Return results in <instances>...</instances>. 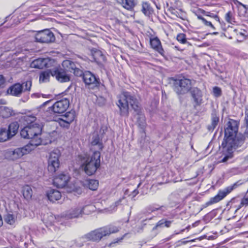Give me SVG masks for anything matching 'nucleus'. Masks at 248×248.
I'll return each instance as SVG.
<instances>
[{
	"label": "nucleus",
	"mask_w": 248,
	"mask_h": 248,
	"mask_svg": "<svg viewBox=\"0 0 248 248\" xmlns=\"http://www.w3.org/2000/svg\"><path fill=\"white\" fill-rule=\"evenodd\" d=\"M238 128L237 123L234 120L230 121L227 123V126L225 129L224 139L221 144L224 156L220 162L224 163L232 158L234 150L241 147L244 143L243 136L237 134Z\"/></svg>",
	"instance_id": "1"
},
{
	"label": "nucleus",
	"mask_w": 248,
	"mask_h": 248,
	"mask_svg": "<svg viewBox=\"0 0 248 248\" xmlns=\"http://www.w3.org/2000/svg\"><path fill=\"white\" fill-rule=\"evenodd\" d=\"M120 109V115L122 116L127 117L129 114V105L135 111L140 109L138 100L134 95L128 92H123L118 97V102L117 104Z\"/></svg>",
	"instance_id": "2"
},
{
	"label": "nucleus",
	"mask_w": 248,
	"mask_h": 248,
	"mask_svg": "<svg viewBox=\"0 0 248 248\" xmlns=\"http://www.w3.org/2000/svg\"><path fill=\"white\" fill-rule=\"evenodd\" d=\"M119 230L120 228L118 227L113 225L106 226L89 232L86 234L83 237V238L93 242H99L103 237L108 236L111 233H116Z\"/></svg>",
	"instance_id": "3"
},
{
	"label": "nucleus",
	"mask_w": 248,
	"mask_h": 248,
	"mask_svg": "<svg viewBox=\"0 0 248 248\" xmlns=\"http://www.w3.org/2000/svg\"><path fill=\"white\" fill-rule=\"evenodd\" d=\"M40 144V140L37 139L32 140L23 147L17 148L14 150H7L5 153V157L11 160H16L21 158L24 155L29 154Z\"/></svg>",
	"instance_id": "4"
},
{
	"label": "nucleus",
	"mask_w": 248,
	"mask_h": 248,
	"mask_svg": "<svg viewBox=\"0 0 248 248\" xmlns=\"http://www.w3.org/2000/svg\"><path fill=\"white\" fill-rule=\"evenodd\" d=\"M100 152L95 151L90 158H87L82 164L81 167L87 175L90 176L93 174L100 167Z\"/></svg>",
	"instance_id": "5"
},
{
	"label": "nucleus",
	"mask_w": 248,
	"mask_h": 248,
	"mask_svg": "<svg viewBox=\"0 0 248 248\" xmlns=\"http://www.w3.org/2000/svg\"><path fill=\"white\" fill-rule=\"evenodd\" d=\"M42 130V126L38 123H34L32 125H26L20 131L21 136L24 139H31L30 142L32 140L36 141L37 139L40 140V144L42 140L39 137Z\"/></svg>",
	"instance_id": "6"
},
{
	"label": "nucleus",
	"mask_w": 248,
	"mask_h": 248,
	"mask_svg": "<svg viewBox=\"0 0 248 248\" xmlns=\"http://www.w3.org/2000/svg\"><path fill=\"white\" fill-rule=\"evenodd\" d=\"M191 82L189 79L182 78L174 80V90L178 94H184L187 93L191 88Z\"/></svg>",
	"instance_id": "7"
},
{
	"label": "nucleus",
	"mask_w": 248,
	"mask_h": 248,
	"mask_svg": "<svg viewBox=\"0 0 248 248\" xmlns=\"http://www.w3.org/2000/svg\"><path fill=\"white\" fill-rule=\"evenodd\" d=\"M60 155V152L58 149H55L50 153L48 160V170L49 171L52 173L55 172L59 168V157Z\"/></svg>",
	"instance_id": "8"
},
{
	"label": "nucleus",
	"mask_w": 248,
	"mask_h": 248,
	"mask_svg": "<svg viewBox=\"0 0 248 248\" xmlns=\"http://www.w3.org/2000/svg\"><path fill=\"white\" fill-rule=\"evenodd\" d=\"M237 186V184L235 183L232 186L226 187L223 190H220L216 196L210 198V200L206 203V205L209 206L219 202L235 188Z\"/></svg>",
	"instance_id": "9"
},
{
	"label": "nucleus",
	"mask_w": 248,
	"mask_h": 248,
	"mask_svg": "<svg viewBox=\"0 0 248 248\" xmlns=\"http://www.w3.org/2000/svg\"><path fill=\"white\" fill-rule=\"evenodd\" d=\"M34 38L37 42L45 43L52 42L55 40L54 34L48 29L37 31Z\"/></svg>",
	"instance_id": "10"
},
{
	"label": "nucleus",
	"mask_w": 248,
	"mask_h": 248,
	"mask_svg": "<svg viewBox=\"0 0 248 248\" xmlns=\"http://www.w3.org/2000/svg\"><path fill=\"white\" fill-rule=\"evenodd\" d=\"M75 111H68L64 115H62L57 121L61 127L68 128L75 119Z\"/></svg>",
	"instance_id": "11"
},
{
	"label": "nucleus",
	"mask_w": 248,
	"mask_h": 248,
	"mask_svg": "<svg viewBox=\"0 0 248 248\" xmlns=\"http://www.w3.org/2000/svg\"><path fill=\"white\" fill-rule=\"evenodd\" d=\"M69 106V100L63 98L55 102L51 107V109L54 113L61 114L64 112Z\"/></svg>",
	"instance_id": "12"
},
{
	"label": "nucleus",
	"mask_w": 248,
	"mask_h": 248,
	"mask_svg": "<svg viewBox=\"0 0 248 248\" xmlns=\"http://www.w3.org/2000/svg\"><path fill=\"white\" fill-rule=\"evenodd\" d=\"M83 80L86 85L93 88L99 85V78H97L94 74L90 71L84 72Z\"/></svg>",
	"instance_id": "13"
},
{
	"label": "nucleus",
	"mask_w": 248,
	"mask_h": 248,
	"mask_svg": "<svg viewBox=\"0 0 248 248\" xmlns=\"http://www.w3.org/2000/svg\"><path fill=\"white\" fill-rule=\"evenodd\" d=\"M51 75L61 82H66L70 80L66 72L62 68H55L51 71Z\"/></svg>",
	"instance_id": "14"
},
{
	"label": "nucleus",
	"mask_w": 248,
	"mask_h": 248,
	"mask_svg": "<svg viewBox=\"0 0 248 248\" xmlns=\"http://www.w3.org/2000/svg\"><path fill=\"white\" fill-rule=\"evenodd\" d=\"M190 93L194 103L195 108L201 106L203 103V93L197 87H194L190 90Z\"/></svg>",
	"instance_id": "15"
},
{
	"label": "nucleus",
	"mask_w": 248,
	"mask_h": 248,
	"mask_svg": "<svg viewBox=\"0 0 248 248\" xmlns=\"http://www.w3.org/2000/svg\"><path fill=\"white\" fill-rule=\"evenodd\" d=\"M70 179L68 174L61 173L53 179V184L58 187L63 188L66 186Z\"/></svg>",
	"instance_id": "16"
},
{
	"label": "nucleus",
	"mask_w": 248,
	"mask_h": 248,
	"mask_svg": "<svg viewBox=\"0 0 248 248\" xmlns=\"http://www.w3.org/2000/svg\"><path fill=\"white\" fill-rule=\"evenodd\" d=\"M87 206L78 205V206L72 208L69 210L66 216L69 218H77L82 217L84 213V210Z\"/></svg>",
	"instance_id": "17"
},
{
	"label": "nucleus",
	"mask_w": 248,
	"mask_h": 248,
	"mask_svg": "<svg viewBox=\"0 0 248 248\" xmlns=\"http://www.w3.org/2000/svg\"><path fill=\"white\" fill-rule=\"evenodd\" d=\"M148 212L149 213H154L156 212L158 214L163 216H168L170 215V211L166 206H159L157 205H153L149 207Z\"/></svg>",
	"instance_id": "18"
},
{
	"label": "nucleus",
	"mask_w": 248,
	"mask_h": 248,
	"mask_svg": "<svg viewBox=\"0 0 248 248\" xmlns=\"http://www.w3.org/2000/svg\"><path fill=\"white\" fill-rule=\"evenodd\" d=\"M23 92V86L19 83H15L7 90V93L15 96H19Z\"/></svg>",
	"instance_id": "19"
},
{
	"label": "nucleus",
	"mask_w": 248,
	"mask_h": 248,
	"mask_svg": "<svg viewBox=\"0 0 248 248\" xmlns=\"http://www.w3.org/2000/svg\"><path fill=\"white\" fill-rule=\"evenodd\" d=\"M150 45L154 49L157 51L161 55H164V50L162 47L160 41L157 37L151 38Z\"/></svg>",
	"instance_id": "20"
},
{
	"label": "nucleus",
	"mask_w": 248,
	"mask_h": 248,
	"mask_svg": "<svg viewBox=\"0 0 248 248\" xmlns=\"http://www.w3.org/2000/svg\"><path fill=\"white\" fill-rule=\"evenodd\" d=\"M47 58H38L31 62V66L32 68L43 69L47 66Z\"/></svg>",
	"instance_id": "21"
},
{
	"label": "nucleus",
	"mask_w": 248,
	"mask_h": 248,
	"mask_svg": "<svg viewBox=\"0 0 248 248\" xmlns=\"http://www.w3.org/2000/svg\"><path fill=\"white\" fill-rule=\"evenodd\" d=\"M92 56L93 60L98 64H101L105 61V56L102 52L98 50H93L92 51Z\"/></svg>",
	"instance_id": "22"
},
{
	"label": "nucleus",
	"mask_w": 248,
	"mask_h": 248,
	"mask_svg": "<svg viewBox=\"0 0 248 248\" xmlns=\"http://www.w3.org/2000/svg\"><path fill=\"white\" fill-rule=\"evenodd\" d=\"M47 197L52 202L60 200L62 197L61 192L58 190L51 189L47 192Z\"/></svg>",
	"instance_id": "23"
},
{
	"label": "nucleus",
	"mask_w": 248,
	"mask_h": 248,
	"mask_svg": "<svg viewBox=\"0 0 248 248\" xmlns=\"http://www.w3.org/2000/svg\"><path fill=\"white\" fill-rule=\"evenodd\" d=\"M99 185V183L97 180L94 179H88L85 181L83 184L84 187L89 188L92 190H96Z\"/></svg>",
	"instance_id": "24"
},
{
	"label": "nucleus",
	"mask_w": 248,
	"mask_h": 248,
	"mask_svg": "<svg viewBox=\"0 0 248 248\" xmlns=\"http://www.w3.org/2000/svg\"><path fill=\"white\" fill-rule=\"evenodd\" d=\"M123 6L128 10L133 9L137 4V0H118Z\"/></svg>",
	"instance_id": "25"
},
{
	"label": "nucleus",
	"mask_w": 248,
	"mask_h": 248,
	"mask_svg": "<svg viewBox=\"0 0 248 248\" xmlns=\"http://www.w3.org/2000/svg\"><path fill=\"white\" fill-rule=\"evenodd\" d=\"M212 123L210 125L208 126V129L209 131H213L217 125L219 121L218 116L215 110H214L211 114Z\"/></svg>",
	"instance_id": "26"
},
{
	"label": "nucleus",
	"mask_w": 248,
	"mask_h": 248,
	"mask_svg": "<svg viewBox=\"0 0 248 248\" xmlns=\"http://www.w3.org/2000/svg\"><path fill=\"white\" fill-rule=\"evenodd\" d=\"M36 120V117L33 115H26L21 118V121L24 122L26 125L34 124Z\"/></svg>",
	"instance_id": "27"
},
{
	"label": "nucleus",
	"mask_w": 248,
	"mask_h": 248,
	"mask_svg": "<svg viewBox=\"0 0 248 248\" xmlns=\"http://www.w3.org/2000/svg\"><path fill=\"white\" fill-rule=\"evenodd\" d=\"M12 138L6 128H0V142H4Z\"/></svg>",
	"instance_id": "28"
},
{
	"label": "nucleus",
	"mask_w": 248,
	"mask_h": 248,
	"mask_svg": "<svg viewBox=\"0 0 248 248\" xmlns=\"http://www.w3.org/2000/svg\"><path fill=\"white\" fill-rule=\"evenodd\" d=\"M231 206L235 209V212L240 209L244 205L242 204L241 200L240 201L238 199L233 198L230 202Z\"/></svg>",
	"instance_id": "29"
},
{
	"label": "nucleus",
	"mask_w": 248,
	"mask_h": 248,
	"mask_svg": "<svg viewBox=\"0 0 248 248\" xmlns=\"http://www.w3.org/2000/svg\"><path fill=\"white\" fill-rule=\"evenodd\" d=\"M22 194L24 198L29 200L31 199L32 196V190L31 187L28 185H26L22 187Z\"/></svg>",
	"instance_id": "30"
},
{
	"label": "nucleus",
	"mask_w": 248,
	"mask_h": 248,
	"mask_svg": "<svg viewBox=\"0 0 248 248\" xmlns=\"http://www.w3.org/2000/svg\"><path fill=\"white\" fill-rule=\"evenodd\" d=\"M19 128V124L17 122H14L11 123L8 126L7 130H8L10 134L13 137L15 136L16 133L17 132L18 129Z\"/></svg>",
	"instance_id": "31"
},
{
	"label": "nucleus",
	"mask_w": 248,
	"mask_h": 248,
	"mask_svg": "<svg viewBox=\"0 0 248 248\" xmlns=\"http://www.w3.org/2000/svg\"><path fill=\"white\" fill-rule=\"evenodd\" d=\"M13 113L12 110L6 107H0V116L2 118H7L10 117Z\"/></svg>",
	"instance_id": "32"
},
{
	"label": "nucleus",
	"mask_w": 248,
	"mask_h": 248,
	"mask_svg": "<svg viewBox=\"0 0 248 248\" xmlns=\"http://www.w3.org/2000/svg\"><path fill=\"white\" fill-rule=\"evenodd\" d=\"M62 66L64 71L71 72L73 70L76 65L73 62L66 60L62 62Z\"/></svg>",
	"instance_id": "33"
},
{
	"label": "nucleus",
	"mask_w": 248,
	"mask_h": 248,
	"mask_svg": "<svg viewBox=\"0 0 248 248\" xmlns=\"http://www.w3.org/2000/svg\"><path fill=\"white\" fill-rule=\"evenodd\" d=\"M51 70L52 69L41 72L39 77L40 82H47L49 81L50 76L51 75Z\"/></svg>",
	"instance_id": "34"
},
{
	"label": "nucleus",
	"mask_w": 248,
	"mask_h": 248,
	"mask_svg": "<svg viewBox=\"0 0 248 248\" xmlns=\"http://www.w3.org/2000/svg\"><path fill=\"white\" fill-rule=\"evenodd\" d=\"M141 11L147 16H150L153 12L152 8L148 2H143Z\"/></svg>",
	"instance_id": "35"
},
{
	"label": "nucleus",
	"mask_w": 248,
	"mask_h": 248,
	"mask_svg": "<svg viewBox=\"0 0 248 248\" xmlns=\"http://www.w3.org/2000/svg\"><path fill=\"white\" fill-rule=\"evenodd\" d=\"M172 221L170 220H166L165 219H161L159 220L156 224V225L153 228V230L154 231L157 229L158 228H162L163 227V223H165V227H169Z\"/></svg>",
	"instance_id": "36"
},
{
	"label": "nucleus",
	"mask_w": 248,
	"mask_h": 248,
	"mask_svg": "<svg viewBox=\"0 0 248 248\" xmlns=\"http://www.w3.org/2000/svg\"><path fill=\"white\" fill-rule=\"evenodd\" d=\"M4 219L7 224L14 225L16 221V217L12 214H7L4 216Z\"/></svg>",
	"instance_id": "37"
},
{
	"label": "nucleus",
	"mask_w": 248,
	"mask_h": 248,
	"mask_svg": "<svg viewBox=\"0 0 248 248\" xmlns=\"http://www.w3.org/2000/svg\"><path fill=\"white\" fill-rule=\"evenodd\" d=\"M233 32L236 34V39L237 42H241L246 39V35L242 31H239L237 30H234Z\"/></svg>",
	"instance_id": "38"
},
{
	"label": "nucleus",
	"mask_w": 248,
	"mask_h": 248,
	"mask_svg": "<svg viewBox=\"0 0 248 248\" xmlns=\"http://www.w3.org/2000/svg\"><path fill=\"white\" fill-rule=\"evenodd\" d=\"M69 188L70 189L68 191L70 192H74L75 194H81L82 192V188L76 184H73L72 186H70Z\"/></svg>",
	"instance_id": "39"
},
{
	"label": "nucleus",
	"mask_w": 248,
	"mask_h": 248,
	"mask_svg": "<svg viewBox=\"0 0 248 248\" xmlns=\"http://www.w3.org/2000/svg\"><path fill=\"white\" fill-rule=\"evenodd\" d=\"M155 216L148 215L145 218L142 220V224L144 225L146 224L151 225L153 223V220L155 221Z\"/></svg>",
	"instance_id": "40"
},
{
	"label": "nucleus",
	"mask_w": 248,
	"mask_h": 248,
	"mask_svg": "<svg viewBox=\"0 0 248 248\" xmlns=\"http://www.w3.org/2000/svg\"><path fill=\"white\" fill-rule=\"evenodd\" d=\"M92 144L93 145H98L100 150L103 148V145L100 141V139L98 135H95L93 137Z\"/></svg>",
	"instance_id": "41"
},
{
	"label": "nucleus",
	"mask_w": 248,
	"mask_h": 248,
	"mask_svg": "<svg viewBox=\"0 0 248 248\" xmlns=\"http://www.w3.org/2000/svg\"><path fill=\"white\" fill-rule=\"evenodd\" d=\"M177 40L182 44H185L187 43L186 35L183 33H180L177 34L176 37Z\"/></svg>",
	"instance_id": "42"
},
{
	"label": "nucleus",
	"mask_w": 248,
	"mask_h": 248,
	"mask_svg": "<svg viewBox=\"0 0 248 248\" xmlns=\"http://www.w3.org/2000/svg\"><path fill=\"white\" fill-rule=\"evenodd\" d=\"M213 94L216 98L219 97L222 95L221 89L217 86L213 87Z\"/></svg>",
	"instance_id": "43"
},
{
	"label": "nucleus",
	"mask_w": 248,
	"mask_h": 248,
	"mask_svg": "<svg viewBox=\"0 0 248 248\" xmlns=\"http://www.w3.org/2000/svg\"><path fill=\"white\" fill-rule=\"evenodd\" d=\"M31 80H27L26 82H23L21 85L23 86V91H29L31 90Z\"/></svg>",
	"instance_id": "44"
},
{
	"label": "nucleus",
	"mask_w": 248,
	"mask_h": 248,
	"mask_svg": "<svg viewBox=\"0 0 248 248\" xmlns=\"http://www.w3.org/2000/svg\"><path fill=\"white\" fill-rule=\"evenodd\" d=\"M198 18L201 19L202 23L206 26L210 27L213 29H215V27L213 26V25L212 24V23L210 21H207L205 18L204 17L199 16Z\"/></svg>",
	"instance_id": "45"
},
{
	"label": "nucleus",
	"mask_w": 248,
	"mask_h": 248,
	"mask_svg": "<svg viewBox=\"0 0 248 248\" xmlns=\"http://www.w3.org/2000/svg\"><path fill=\"white\" fill-rule=\"evenodd\" d=\"M70 73H73L77 77H80L82 76V77H83V74L84 73L82 70L79 69L78 68H77L75 66L74 68V69L72 71H71Z\"/></svg>",
	"instance_id": "46"
},
{
	"label": "nucleus",
	"mask_w": 248,
	"mask_h": 248,
	"mask_svg": "<svg viewBox=\"0 0 248 248\" xmlns=\"http://www.w3.org/2000/svg\"><path fill=\"white\" fill-rule=\"evenodd\" d=\"M138 193L139 191L137 189H135L132 191H130L129 189H126L124 192L125 195L131 196L132 198H134Z\"/></svg>",
	"instance_id": "47"
},
{
	"label": "nucleus",
	"mask_w": 248,
	"mask_h": 248,
	"mask_svg": "<svg viewBox=\"0 0 248 248\" xmlns=\"http://www.w3.org/2000/svg\"><path fill=\"white\" fill-rule=\"evenodd\" d=\"M138 123L141 128H144L146 125L145 117L143 116H141L138 121Z\"/></svg>",
	"instance_id": "48"
},
{
	"label": "nucleus",
	"mask_w": 248,
	"mask_h": 248,
	"mask_svg": "<svg viewBox=\"0 0 248 248\" xmlns=\"http://www.w3.org/2000/svg\"><path fill=\"white\" fill-rule=\"evenodd\" d=\"M41 96L44 98H45L46 97V95L44 94H40L39 93H34L31 95V97L32 98H39Z\"/></svg>",
	"instance_id": "49"
},
{
	"label": "nucleus",
	"mask_w": 248,
	"mask_h": 248,
	"mask_svg": "<svg viewBox=\"0 0 248 248\" xmlns=\"http://www.w3.org/2000/svg\"><path fill=\"white\" fill-rule=\"evenodd\" d=\"M241 201L242 202V204L244 205V206H248V195L247 196H245L244 198H242Z\"/></svg>",
	"instance_id": "50"
},
{
	"label": "nucleus",
	"mask_w": 248,
	"mask_h": 248,
	"mask_svg": "<svg viewBox=\"0 0 248 248\" xmlns=\"http://www.w3.org/2000/svg\"><path fill=\"white\" fill-rule=\"evenodd\" d=\"M245 119L247 124V128H248V105L246 107Z\"/></svg>",
	"instance_id": "51"
},
{
	"label": "nucleus",
	"mask_w": 248,
	"mask_h": 248,
	"mask_svg": "<svg viewBox=\"0 0 248 248\" xmlns=\"http://www.w3.org/2000/svg\"><path fill=\"white\" fill-rule=\"evenodd\" d=\"M123 199H120L119 201L116 202L115 203H114V205H113L112 206H110V208H111L112 206H113V209L111 210V212H113L114 211H115L116 210V207L117 206H118L121 203V202H122V200H123Z\"/></svg>",
	"instance_id": "52"
},
{
	"label": "nucleus",
	"mask_w": 248,
	"mask_h": 248,
	"mask_svg": "<svg viewBox=\"0 0 248 248\" xmlns=\"http://www.w3.org/2000/svg\"><path fill=\"white\" fill-rule=\"evenodd\" d=\"M189 182L188 183V184L189 185H194L198 183V179L196 178H193L192 179H190L188 180Z\"/></svg>",
	"instance_id": "53"
},
{
	"label": "nucleus",
	"mask_w": 248,
	"mask_h": 248,
	"mask_svg": "<svg viewBox=\"0 0 248 248\" xmlns=\"http://www.w3.org/2000/svg\"><path fill=\"white\" fill-rule=\"evenodd\" d=\"M207 16H211L214 17L216 20L219 21V17L217 16L214 15L213 14H210L209 12H207V14L205 15Z\"/></svg>",
	"instance_id": "54"
},
{
	"label": "nucleus",
	"mask_w": 248,
	"mask_h": 248,
	"mask_svg": "<svg viewBox=\"0 0 248 248\" xmlns=\"http://www.w3.org/2000/svg\"><path fill=\"white\" fill-rule=\"evenodd\" d=\"M185 230V229H182L181 230H180V231H175L173 232V233L170 236L171 237L175 236V235H177V234H180V233H182Z\"/></svg>",
	"instance_id": "55"
},
{
	"label": "nucleus",
	"mask_w": 248,
	"mask_h": 248,
	"mask_svg": "<svg viewBox=\"0 0 248 248\" xmlns=\"http://www.w3.org/2000/svg\"><path fill=\"white\" fill-rule=\"evenodd\" d=\"M5 82V79L2 75H0V87L4 84Z\"/></svg>",
	"instance_id": "56"
},
{
	"label": "nucleus",
	"mask_w": 248,
	"mask_h": 248,
	"mask_svg": "<svg viewBox=\"0 0 248 248\" xmlns=\"http://www.w3.org/2000/svg\"><path fill=\"white\" fill-rule=\"evenodd\" d=\"M230 14V12H228L226 15V19L228 22H231Z\"/></svg>",
	"instance_id": "57"
},
{
	"label": "nucleus",
	"mask_w": 248,
	"mask_h": 248,
	"mask_svg": "<svg viewBox=\"0 0 248 248\" xmlns=\"http://www.w3.org/2000/svg\"><path fill=\"white\" fill-rule=\"evenodd\" d=\"M116 242H112L110 244V246L111 247L113 246L114 244H115Z\"/></svg>",
	"instance_id": "58"
},
{
	"label": "nucleus",
	"mask_w": 248,
	"mask_h": 248,
	"mask_svg": "<svg viewBox=\"0 0 248 248\" xmlns=\"http://www.w3.org/2000/svg\"><path fill=\"white\" fill-rule=\"evenodd\" d=\"M213 34H218V32H214L213 33Z\"/></svg>",
	"instance_id": "59"
},
{
	"label": "nucleus",
	"mask_w": 248,
	"mask_h": 248,
	"mask_svg": "<svg viewBox=\"0 0 248 248\" xmlns=\"http://www.w3.org/2000/svg\"><path fill=\"white\" fill-rule=\"evenodd\" d=\"M140 244L139 245H140V247H141L142 246V243L141 242H140Z\"/></svg>",
	"instance_id": "60"
},
{
	"label": "nucleus",
	"mask_w": 248,
	"mask_h": 248,
	"mask_svg": "<svg viewBox=\"0 0 248 248\" xmlns=\"http://www.w3.org/2000/svg\"><path fill=\"white\" fill-rule=\"evenodd\" d=\"M239 4L243 6L244 7H245V8L246 9L245 6L244 5L241 4V3H239Z\"/></svg>",
	"instance_id": "61"
},
{
	"label": "nucleus",
	"mask_w": 248,
	"mask_h": 248,
	"mask_svg": "<svg viewBox=\"0 0 248 248\" xmlns=\"http://www.w3.org/2000/svg\"><path fill=\"white\" fill-rule=\"evenodd\" d=\"M141 183H139L137 186L138 187H139L140 186V185Z\"/></svg>",
	"instance_id": "62"
},
{
	"label": "nucleus",
	"mask_w": 248,
	"mask_h": 248,
	"mask_svg": "<svg viewBox=\"0 0 248 248\" xmlns=\"http://www.w3.org/2000/svg\"><path fill=\"white\" fill-rule=\"evenodd\" d=\"M189 228V226L187 227L186 229L188 230Z\"/></svg>",
	"instance_id": "63"
},
{
	"label": "nucleus",
	"mask_w": 248,
	"mask_h": 248,
	"mask_svg": "<svg viewBox=\"0 0 248 248\" xmlns=\"http://www.w3.org/2000/svg\"><path fill=\"white\" fill-rule=\"evenodd\" d=\"M163 227H165V223H163Z\"/></svg>",
	"instance_id": "64"
}]
</instances>
